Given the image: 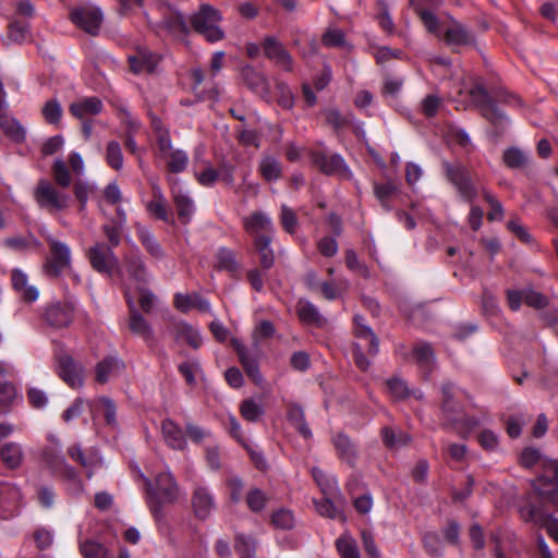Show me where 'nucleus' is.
<instances>
[{
	"label": "nucleus",
	"mask_w": 558,
	"mask_h": 558,
	"mask_svg": "<svg viewBox=\"0 0 558 558\" xmlns=\"http://www.w3.org/2000/svg\"><path fill=\"white\" fill-rule=\"evenodd\" d=\"M311 473L324 495L332 496L339 493L338 483L335 476L327 474L316 466L312 468Z\"/></svg>",
	"instance_id": "37998d69"
},
{
	"label": "nucleus",
	"mask_w": 558,
	"mask_h": 558,
	"mask_svg": "<svg viewBox=\"0 0 558 558\" xmlns=\"http://www.w3.org/2000/svg\"><path fill=\"white\" fill-rule=\"evenodd\" d=\"M124 266L130 278L135 280L138 287L148 282L149 274L138 253L126 255L124 257Z\"/></svg>",
	"instance_id": "c756f323"
},
{
	"label": "nucleus",
	"mask_w": 558,
	"mask_h": 558,
	"mask_svg": "<svg viewBox=\"0 0 558 558\" xmlns=\"http://www.w3.org/2000/svg\"><path fill=\"white\" fill-rule=\"evenodd\" d=\"M374 193H375L376 198L381 204V206L384 208H386L387 210H390L391 206L389 203L393 198V196L398 193V189L391 182H387V183H383V184H375Z\"/></svg>",
	"instance_id": "864d4df0"
},
{
	"label": "nucleus",
	"mask_w": 558,
	"mask_h": 558,
	"mask_svg": "<svg viewBox=\"0 0 558 558\" xmlns=\"http://www.w3.org/2000/svg\"><path fill=\"white\" fill-rule=\"evenodd\" d=\"M88 258L92 267L100 274L112 276L114 271L121 272L117 256L112 248L105 243L93 245L88 250Z\"/></svg>",
	"instance_id": "6e6552de"
},
{
	"label": "nucleus",
	"mask_w": 558,
	"mask_h": 558,
	"mask_svg": "<svg viewBox=\"0 0 558 558\" xmlns=\"http://www.w3.org/2000/svg\"><path fill=\"white\" fill-rule=\"evenodd\" d=\"M43 460L54 474L62 475L66 480L72 481L75 484L77 492L83 490V484L77 472L66 463L64 457L60 452H57L53 449H46L43 452Z\"/></svg>",
	"instance_id": "9b49d317"
},
{
	"label": "nucleus",
	"mask_w": 558,
	"mask_h": 558,
	"mask_svg": "<svg viewBox=\"0 0 558 558\" xmlns=\"http://www.w3.org/2000/svg\"><path fill=\"white\" fill-rule=\"evenodd\" d=\"M441 409L448 422L457 424L461 420V405L454 401V387L451 383L441 386Z\"/></svg>",
	"instance_id": "5701e85b"
},
{
	"label": "nucleus",
	"mask_w": 558,
	"mask_h": 558,
	"mask_svg": "<svg viewBox=\"0 0 558 558\" xmlns=\"http://www.w3.org/2000/svg\"><path fill=\"white\" fill-rule=\"evenodd\" d=\"M158 148V157L162 159L167 169L172 173L183 172L189 163L187 153L183 149L174 148L171 140L161 138Z\"/></svg>",
	"instance_id": "9d476101"
},
{
	"label": "nucleus",
	"mask_w": 558,
	"mask_h": 558,
	"mask_svg": "<svg viewBox=\"0 0 558 558\" xmlns=\"http://www.w3.org/2000/svg\"><path fill=\"white\" fill-rule=\"evenodd\" d=\"M294 521L292 511L286 508H280L271 514V523L277 529L289 530L293 527Z\"/></svg>",
	"instance_id": "13d9d810"
},
{
	"label": "nucleus",
	"mask_w": 558,
	"mask_h": 558,
	"mask_svg": "<svg viewBox=\"0 0 558 558\" xmlns=\"http://www.w3.org/2000/svg\"><path fill=\"white\" fill-rule=\"evenodd\" d=\"M146 209L157 219L169 221L167 199L158 185L153 186V198L146 204Z\"/></svg>",
	"instance_id": "4c0bfd02"
},
{
	"label": "nucleus",
	"mask_w": 558,
	"mask_h": 558,
	"mask_svg": "<svg viewBox=\"0 0 558 558\" xmlns=\"http://www.w3.org/2000/svg\"><path fill=\"white\" fill-rule=\"evenodd\" d=\"M245 84L258 96L266 98L269 94V84L267 78L260 72L251 65H245L241 71Z\"/></svg>",
	"instance_id": "b1692460"
},
{
	"label": "nucleus",
	"mask_w": 558,
	"mask_h": 558,
	"mask_svg": "<svg viewBox=\"0 0 558 558\" xmlns=\"http://www.w3.org/2000/svg\"><path fill=\"white\" fill-rule=\"evenodd\" d=\"M316 511L326 518L344 521L343 512L338 509L329 498L315 501Z\"/></svg>",
	"instance_id": "5fc2aeb1"
},
{
	"label": "nucleus",
	"mask_w": 558,
	"mask_h": 558,
	"mask_svg": "<svg viewBox=\"0 0 558 558\" xmlns=\"http://www.w3.org/2000/svg\"><path fill=\"white\" fill-rule=\"evenodd\" d=\"M163 26L175 33H186L187 25L183 17V15L179 12H171L169 16L165 17L162 21Z\"/></svg>",
	"instance_id": "e2e57ef3"
},
{
	"label": "nucleus",
	"mask_w": 558,
	"mask_h": 558,
	"mask_svg": "<svg viewBox=\"0 0 558 558\" xmlns=\"http://www.w3.org/2000/svg\"><path fill=\"white\" fill-rule=\"evenodd\" d=\"M68 454L73 461L80 463L86 471L88 478L93 476L94 471L102 463L101 459L96 453L86 454L78 445L69 447Z\"/></svg>",
	"instance_id": "cd10ccee"
},
{
	"label": "nucleus",
	"mask_w": 558,
	"mask_h": 558,
	"mask_svg": "<svg viewBox=\"0 0 558 558\" xmlns=\"http://www.w3.org/2000/svg\"><path fill=\"white\" fill-rule=\"evenodd\" d=\"M69 110L73 117L84 120L88 116H96L102 110V102L98 97H85L72 102Z\"/></svg>",
	"instance_id": "a878e982"
},
{
	"label": "nucleus",
	"mask_w": 558,
	"mask_h": 558,
	"mask_svg": "<svg viewBox=\"0 0 558 558\" xmlns=\"http://www.w3.org/2000/svg\"><path fill=\"white\" fill-rule=\"evenodd\" d=\"M354 333L360 341L367 342V353L372 356L377 355L379 351V340L371 327L365 324L364 317L360 315L354 316Z\"/></svg>",
	"instance_id": "c85d7f7f"
},
{
	"label": "nucleus",
	"mask_w": 558,
	"mask_h": 558,
	"mask_svg": "<svg viewBox=\"0 0 558 558\" xmlns=\"http://www.w3.org/2000/svg\"><path fill=\"white\" fill-rule=\"evenodd\" d=\"M122 112V123L125 125L124 131V146L125 148L133 155L138 156L140 158V166L142 165L141 160V149L136 144L135 141V134L137 133L140 129V121L131 116V113L128 110H121Z\"/></svg>",
	"instance_id": "393cba45"
},
{
	"label": "nucleus",
	"mask_w": 558,
	"mask_h": 558,
	"mask_svg": "<svg viewBox=\"0 0 558 558\" xmlns=\"http://www.w3.org/2000/svg\"><path fill=\"white\" fill-rule=\"evenodd\" d=\"M13 289L25 302H35L39 291L35 286L28 284V276L21 269L15 268L11 274Z\"/></svg>",
	"instance_id": "412c9836"
},
{
	"label": "nucleus",
	"mask_w": 558,
	"mask_h": 558,
	"mask_svg": "<svg viewBox=\"0 0 558 558\" xmlns=\"http://www.w3.org/2000/svg\"><path fill=\"white\" fill-rule=\"evenodd\" d=\"M81 551L85 558H106L107 549L99 543L86 541L81 545Z\"/></svg>",
	"instance_id": "774afa93"
},
{
	"label": "nucleus",
	"mask_w": 558,
	"mask_h": 558,
	"mask_svg": "<svg viewBox=\"0 0 558 558\" xmlns=\"http://www.w3.org/2000/svg\"><path fill=\"white\" fill-rule=\"evenodd\" d=\"M161 433L166 444L174 450H183L186 447L181 427L172 420L166 418L161 422Z\"/></svg>",
	"instance_id": "bb28decb"
},
{
	"label": "nucleus",
	"mask_w": 558,
	"mask_h": 558,
	"mask_svg": "<svg viewBox=\"0 0 558 558\" xmlns=\"http://www.w3.org/2000/svg\"><path fill=\"white\" fill-rule=\"evenodd\" d=\"M105 158L110 168L114 170H121L123 168V153L119 142L110 141L107 144Z\"/></svg>",
	"instance_id": "3c124183"
},
{
	"label": "nucleus",
	"mask_w": 558,
	"mask_h": 558,
	"mask_svg": "<svg viewBox=\"0 0 558 558\" xmlns=\"http://www.w3.org/2000/svg\"><path fill=\"white\" fill-rule=\"evenodd\" d=\"M2 463L12 470L19 469L24 461V450L21 444L15 441L4 442L0 447Z\"/></svg>",
	"instance_id": "7c9ffc66"
},
{
	"label": "nucleus",
	"mask_w": 558,
	"mask_h": 558,
	"mask_svg": "<svg viewBox=\"0 0 558 558\" xmlns=\"http://www.w3.org/2000/svg\"><path fill=\"white\" fill-rule=\"evenodd\" d=\"M192 507L195 515L207 519L216 507L215 498L210 490L201 484H196L192 493Z\"/></svg>",
	"instance_id": "f3484780"
},
{
	"label": "nucleus",
	"mask_w": 558,
	"mask_h": 558,
	"mask_svg": "<svg viewBox=\"0 0 558 558\" xmlns=\"http://www.w3.org/2000/svg\"><path fill=\"white\" fill-rule=\"evenodd\" d=\"M147 490L150 500L155 505H150L151 511L157 515L159 507L163 504H172L178 499L179 487L170 472H161L157 475L155 485L149 478L145 477Z\"/></svg>",
	"instance_id": "f03ea898"
},
{
	"label": "nucleus",
	"mask_w": 558,
	"mask_h": 558,
	"mask_svg": "<svg viewBox=\"0 0 558 558\" xmlns=\"http://www.w3.org/2000/svg\"><path fill=\"white\" fill-rule=\"evenodd\" d=\"M217 266L231 272L236 271L239 266L234 252L229 248L221 247L217 252Z\"/></svg>",
	"instance_id": "bf43d9fd"
},
{
	"label": "nucleus",
	"mask_w": 558,
	"mask_h": 558,
	"mask_svg": "<svg viewBox=\"0 0 558 558\" xmlns=\"http://www.w3.org/2000/svg\"><path fill=\"white\" fill-rule=\"evenodd\" d=\"M287 415L290 423L304 438H310L312 436V432L305 422L304 411L301 405L295 403L290 404Z\"/></svg>",
	"instance_id": "c03bdc74"
},
{
	"label": "nucleus",
	"mask_w": 558,
	"mask_h": 558,
	"mask_svg": "<svg viewBox=\"0 0 558 558\" xmlns=\"http://www.w3.org/2000/svg\"><path fill=\"white\" fill-rule=\"evenodd\" d=\"M470 95L487 120L496 123L505 118L504 113L495 106L490 96L482 86L473 87Z\"/></svg>",
	"instance_id": "a211bd4d"
},
{
	"label": "nucleus",
	"mask_w": 558,
	"mask_h": 558,
	"mask_svg": "<svg viewBox=\"0 0 558 558\" xmlns=\"http://www.w3.org/2000/svg\"><path fill=\"white\" fill-rule=\"evenodd\" d=\"M502 160L510 169H523L529 163V156L518 147H510L504 151Z\"/></svg>",
	"instance_id": "49530a36"
},
{
	"label": "nucleus",
	"mask_w": 558,
	"mask_h": 558,
	"mask_svg": "<svg viewBox=\"0 0 558 558\" xmlns=\"http://www.w3.org/2000/svg\"><path fill=\"white\" fill-rule=\"evenodd\" d=\"M258 169L260 174L267 181H276L281 177L280 162L274 157H264Z\"/></svg>",
	"instance_id": "603ef678"
},
{
	"label": "nucleus",
	"mask_w": 558,
	"mask_h": 558,
	"mask_svg": "<svg viewBox=\"0 0 558 558\" xmlns=\"http://www.w3.org/2000/svg\"><path fill=\"white\" fill-rule=\"evenodd\" d=\"M172 194L179 219L182 223L190 222L195 210L193 201L180 189H173Z\"/></svg>",
	"instance_id": "58836bf2"
},
{
	"label": "nucleus",
	"mask_w": 558,
	"mask_h": 558,
	"mask_svg": "<svg viewBox=\"0 0 558 558\" xmlns=\"http://www.w3.org/2000/svg\"><path fill=\"white\" fill-rule=\"evenodd\" d=\"M263 49L265 56L275 61L282 70L287 72L293 70V59L291 54L276 37H266L263 41Z\"/></svg>",
	"instance_id": "2eb2a0df"
},
{
	"label": "nucleus",
	"mask_w": 558,
	"mask_h": 558,
	"mask_svg": "<svg viewBox=\"0 0 558 558\" xmlns=\"http://www.w3.org/2000/svg\"><path fill=\"white\" fill-rule=\"evenodd\" d=\"M52 175L56 183L61 187H68L72 182L71 172L62 159L54 160Z\"/></svg>",
	"instance_id": "6e6d98bb"
},
{
	"label": "nucleus",
	"mask_w": 558,
	"mask_h": 558,
	"mask_svg": "<svg viewBox=\"0 0 558 558\" xmlns=\"http://www.w3.org/2000/svg\"><path fill=\"white\" fill-rule=\"evenodd\" d=\"M58 374L72 388H78L83 385V366L68 354L59 355Z\"/></svg>",
	"instance_id": "dca6fc26"
},
{
	"label": "nucleus",
	"mask_w": 558,
	"mask_h": 558,
	"mask_svg": "<svg viewBox=\"0 0 558 558\" xmlns=\"http://www.w3.org/2000/svg\"><path fill=\"white\" fill-rule=\"evenodd\" d=\"M255 541L245 535H239L235 541V549L241 558H253L255 553Z\"/></svg>",
	"instance_id": "0e129e2a"
},
{
	"label": "nucleus",
	"mask_w": 558,
	"mask_h": 558,
	"mask_svg": "<svg viewBox=\"0 0 558 558\" xmlns=\"http://www.w3.org/2000/svg\"><path fill=\"white\" fill-rule=\"evenodd\" d=\"M171 333L177 341H184L193 349H198L203 343L199 330L185 322L173 323Z\"/></svg>",
	"instance_id": "4be33fe9"
},
{
	"label": "nucleus",
	"mask_w": 558,
	"mask_h": 558,
	"mask_svg": "<svg viewBox=\"0 0 558 558\" xmlns=\"http://www.w3.org/2000/svg\"><path fill=\"white\" fill-rule=\"evenodd\" d=\"M160 58L148 49H138L136 54L129 57L130 66L133 73H151L156 70Z\"/></svg>",
	"instance_id": "6ab92c4d"
},
{
	"label": "nucleus",
	"mask_w": 558,
	"mask_h": 558,
	"mask_svg": "<svg viewBox=\"0 0 558 558\" xmlns=\"http://www.w3.org/2000/svg\"><path fill=\"white\" fill-rule=\"evenodd\" d=\"M413 357L425 378L432 373L435 366V355L428 343H417L413 349Z\"/></svg>",
	"instance_id": "2f4dec72"
},
{
	"label": "nucleus",
	"mask_w": 558,
	"mask_h": 558,
	"mask_svg": "<svg viewBox=\"0 0 558 558\" xmlns=\"http://www.w3.org/2000/svg\"><path fill=\"white\" fill-rule=\"evenodd\" d=\"M45 121L52 125H59L63 116L62 106L58 99H49L41 109Z\"/></svg>",
	"instance_id": "8fccbe9b"
},
{
	"label": "nucleus",
	"mask_w": 558,
	"mask_h": 558,
	"mask_svg": "<svg viewBox=\"0 0 558 558\" xmlns=\"http://www.w3.org/2000/svg\"><path fill=\"white\" fill-rule=\"evenodd\" d=\"M37 205L50 214L65 210L70 206V195L58 191L51 182L39 180L34 191Z\"/></svg>",
	"instance_id": "20e7f679"
},
{
	"label": "nucleus",
	"mask_w": 558,
	"mask_h": 558,
	"mask_svg": "<svg viewBox=\"0 0 558 558\" xmlns=\"http://www.w3.org/2000/svg\"><path fill=\"white\" fill-rule=\"evenodd\" d=\"M381 437L384 444L390 449H398L410 441V436L407 433L395 430L391 427H384L381 429Z\"/></svg>",
	"instance_id": "09e8293b"
},
{
	"label": "nucleus",
	"mask_w": 558,
	"mask_h": 558,
	"mask_svg": "<svg viewBox=\"0 0 558 558\" xmlns=\"http://www.w3.org/2000/svg\"><path fill=\"white\" fill-rule=\"evenodd\" d=\"M266 494L259 488H252L246 496V504L251 511L260 512L267 504Z\"/></svg>",
	"instance_id": "052dcab7"
},
{
	"label": "nucleus",
	"mask_w": 558,
	"mask_h": 558,
	"mask_svg": "<svg viewBox=\"0 0 558 558\" xmlns=\"http://www.w3.org/2000/svg\"><path fill=\"white\" fill-rule=\"evenodd\" d=\"M241 414L248 422L258 421L265 413L264 408L253 399H246L241 403Z\"/></svg>",
	"instance_id": "4d7b16f0"
},
{
	"label": "nucleus",
	"mask_w": 558,
	"mask_h": 558,
	"mask_svg": "<svg viewBox=\"0 0 558 558\" xmlns=\"http://www.w3.org/2000/svg\"><path fill=\"white\" fill-rule=\"evenodd\" d=\"M311 161L325 174L351 175L343 158L338 154L329 155L324 151H312Z\"/></svg>",
	"instance_id": "f8f14e48"
},
{
	"label": "nucleus",
	"mask_w": 558,
	"mask_h": 558,
	"mask_svg": "<svg viewBox=\"0 0 558 558\" xmlns=\"http://www.w3.org/2000/svg\"><path fill=\"white\" fill-rule=\"evenodd\" d=\"M0 128L13 142L22 143L26 138V131L22 124L15 118L7 113L0 114Z\"/></svg>",
	"instance_id": "ea45409f"
},
{
	"label": "nucleus",
	"mask_w": 558,
	"mask_h": 558,
	"mask_svg": "<svg viewBox=\"0 0 558 558\" xmlns=\"http://www.w3.org/2000/svg\"><path fill=\"white\" fill-rule=\"evenodd\" d=\"M543 474L533 482V487L543 497L549 495L553 489H546L544 485L549 482L558 486V459H544Z\"/></svg>",
	"instance_id": "aec40b11"
},
{
	"label": "nucleus",
	"mask_w": 558,
	"mask_h": 558,
	"mask_svg": "<svg viewBox=\"0 0 558 558\" xmlns=\"http://www.w3.org/2000/svg\"><path fill=\"white\" fill-rule=\"evenodd\" d=\"M73 307L68 303L60 302L49 304L43 313L45 323L53 329L69 327L73 322Z\"/></svg>",
	"instance_id": "ddd939ff"
},
{
	"label": "nucleus",
	"mask_w": 558,
	"mask_h": 558,
	"mask_svg": "<svg viewBox=\"0 0 558 558\" xmlns=\"http://www.w3.org/2000/svg\"><path fill=\"white\" fill-rule=\"evenodd\" d=\"M46 241L50 255L43 266V271L49 278H58L71 267V250L66 243L52 235H47Z\"/></svg>",
	"instance_id": "7ed1b4c3"
},
{
	"label": "nucleus",
	"mask_w": 558,
	"mask_h": 558,
	"mask_svg": "<svg viewBox=\"0 0 558 558\" xmlns=\"http://www.w3.org/2000/svg\"><path fill=\"white\" fill-rule=\"evenodd\" d=\"M28 26L16 20L9 23L8 40L13 43H23L27 36Z\"/></svg>",
	"instance_id": "338daca9"
},
{
	"label": "nucleus",
	"mask_w": 558,
	"mask_h": 558,
	"mask_svg": "<svg viewBox=\"0 0 558 558\" xmlns=\"http://www.w3.org/2000/svg\"><path fill=\"white\" fill-rule=\"evenodd\" d=\"M243 229L253 240L264 234L275 233L271 218L264 211H254L242 218Z\"/></svg>",
	"instance_id": "4468645a"
},
{
	"label": "nucleus",
	"mask_w": 558,
	"mask_h": 558,
	"mask_svg": "<svg viewBox=\"0 0 558 558\" xmlns=\"http://www.w3.org/2000/svg\"><path fill=\"white\" fill-rule=\"evenodd\" d=\"M69 20L80 29L95 36L98 34L104 15L99 7L85 3L75 5L69 11Z\"/></svg>",
	"instance_id": "39448f33"
},
{
	"label": "nucleus",
	"mask_w": 558,
	"mask_h": 558,
	"mask_svg": "<svg viewBox=\"0 0 558 558\" xmlns=\"http://www.w3.org/2000/svg\"><path fill=\"white\" fill-rule=\"evenodd\" d=\"M234 348L238 353L239 360L245 369L247 376L256 384H260L263 380L262 374L258 368V363L254 356H252L247 349L234 341Z\"/></svg>",
	"instance_id": "c9c22d12"
},
{
	"label": "nucleus",
	"mask_w": 558,
	"mask_h": 558,
	"mask_svg": "<svg viewBox=\"0 0 558 558\" xmlns=\"http://www.w3.org/2000/svg\"><path fill=\"white\" fill-rule=\"evenodd\" d=\"M174 305L181 312H189L192 308H197L201 312L209 313V302L202 298L199 294H182L177 293L174 296Z\"/></svg>",
	"instance_id": "f704fd0d"
},
{
	"label": "nucleus",
	"mask_w": 558,
	"mask_h": 558,
	"mask_svg": "<svg viewBox=\"0 0 558 558\" xmlns=\"http://www.w3.org/2000/svg\"><path fill=\"white\" fill-rule=\"evenodd\" d=\"M124 369L122 360L116 356H108L96 366V380L99 384L107 383L110 377L118 375Z\"/></svg>",
	"instance_id": "72a5a7b5"
},
{
	"label": "nucleus",
	"mask_w": 558,
	"mask_h": 558,
	"mask_svg": "<svg viewBox=\"0 0 558 558\" xmlns=\"http://www.w3.org/2000/svg\"><path fill=\"white\" fill-rule=\"evenodd\" d=\"M336 548L341 558H360V550L356 541L348 534L339 536L336 541Z\"/></svg>",
	"instance_id": "de8ad7c7"
},
{
	"label": "nucleus",
	"mask_w": 558,
	"mask_h": 558,
	"mask_svg": "<svg viewBox=\"0 0 558 558\" xmlns=\"http://www.w3.org/2000/svg\"><path fill=\"white\" fill-rule=\"evenodd\" d=\"M274 235L264 234L253 240L254 248L259 256V263L263 269L267 270L275 263V253L271 247Z\"/></svg>",
	"instance_id": "473e14b6"
},
{
	"label": "nucleus",
	"mask_w": 558,
	"mask_h": 558,
	"mask_svg": "<svg viewBox=\"0 0 558 558\" xmlns=\"http://www.w3.org/2000/svg\"><path fill=\"white\" fill-rule=\"evenodd\" d=\"M124 296L130 311L129 329L131 332L144 340L147 345H154L155 332L149 322L140 313L135 306L134 296L129 287H124Z\"/></svg>",
	"instance_id": "423d86ee"
},
{
	"label": "nucleus",
	"mask_w": 558,
	"mask_h": 558,
	"mask_svg": "<svg viewBox=\"0 0 558 558\" xmlns=\"http://www.w3.org/2000/svg\"><path fill=\"white\" fill-rule=\"evenodd\" d=\"M426 553L433 557H440L444 553V546L436 533H427L423 538Z\"/></svg>",
	"instance_id": "69168bd1"
},
{
	"label": "nucleus",
	"mask_w": 558,
	"mask_h": 558,
	"mask_svg": "<svg viewBox=\"0 0 558 558\" xmlns=\"http://www.w3.org/2000/svg\"><path fill=\"white\" fill-rule=\"evenodd\" d=\"M333 445L338 457L348 464L353 465L356 458V448L351 439L347 435L339 433L333 437Z\"/></svg>",
	"instance_id": "79ce46f5"
},
{
	"label": "nucleus",
	"mask_w": 558,
	"mask_h": 558,
	"mask_svg": "<svg viewBox=\"0 0 558 558\" xmlns=\"http://www.w3.org/2000/svg\"><path fill=\"white\" fill-rule=\"evenodd\" d=\"M442 168L446 178L456 186L460 196L466 202H472L476 197L477 191L465 167L460 162L442 161Z\"/></svg>",
	"instance_id": "0eeeda50"
},
{
	"label": "nucleus",
	"mask_w": 558,
	"mask_h": 558,
	"mask_svg": "<svg viewBox=\"0 0 558 558\" xmlns=\"http://www.w3.org/2000/svg\"><path fill=\"white\" fill-rule=\"evenodd\" d=\"M299 318L308 325L323 326L325 318L318 312V308L307 300H300L296 304Z\"/></svg>",
	"instance_id": "a19ab883"
},
{
	"label": "nucleus",
	"mask_w": 558,
	"mask_h": 558,
	"mask_svg": "<svg viewBox=\"0 0 558 558\" xmlns=\"http://www.w3.org/2000/svg\"><path fill=\"white\" fill-rule=\"evenodd\" d=\"M195 178L197 182L206 187L213 186L219 179V172L213 168L209 163L204 165L203 170L195 169Z\"/></svg>",
	"instance_id": "680f3d73"
},
{
	"label": "nucleus",
	"mask_w": 558,
	"mask_h": 558,
	"mask_svg": "<svg viewBox=\"0 0 558 558\" xmlns=\"http://www.w3.org/2000/svg\"><path fill=\"white\" fill-rule=\"evenodd\" d=\"M521 518L545 529L547 534L558 543V519L544 512L539 507L529 504L520 509Z\"/></svg>",
	"instance_id": "1a4fd4ad"
},
{
	"label": "nucleus",
	"mask_w": 558,
	"mask_h": 558,
	"mask_svg": "<svg viewBox=\"0 0 558 558\" xmlns=\"http://www.w3.org/2000/svg\"><path fill=\"white\" fill-rule=\"evenodd\" d=\"M222 16L218 10L209 4L201 5L199 10L191 17L193 29L204 36L208 41L216 43L225 38V32L219 23Z\"/></svg>",
	"instance_id": "f257e3e1"
},
{
	"label": "nucleus",
	"mask_w": 558,
	"mask_h": 558,
	"mask_svg": "<svg viewBox=\"0 0 558 558\" xmlns=\"http://www.w3.org/2000/svg\"><path fill=\"white\" fill-rule=\"evenodd\" d=\"M446 41L452 46H466L472 44V35L460 24H453L446 31Z\"/></svg>",
	"instance_id": "a18cd8bd"
},
{
	"label": "nucleus",
	"mask_w": 558,
	"mask_h": 558,
	"mask_svg": "<svg viewBox=\"0 0 558 558\" xmlns=\"http://www.w3.org/2000/svg\"><path fill=\"white\" fill-rule=\"evenodd\" d=\"M136 234L146 252L156 259H162L165 252L155 235L141 223L136 225Z\"/></svg>",
	"instance_id": "e433bc0d"
}]
</instances>
